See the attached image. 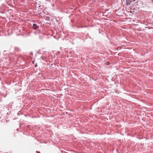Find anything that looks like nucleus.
<instances>
[{"label":"nucleus","mask_w":153,"mask_h":153,"mask_svg":"<svg viewBox=\"0 0 153 153\" xmlns=\"http://www.w3.org/2000/svg\"><path fill=\"white\" fill-rule=\"evenodd\" d=\"M135 0H126L127 5H129L131 3L134 1Z\"/></svg>","instance_id":"1"},{"label":"nucleus","mask_w":153,"mask_h":153,"mask_svg":"<svg viewBox=\"0 0 153 153\" xmlns=\"http://www.w3.org/2000/svg\"><path fill=\"white\" fill-rule=\"evenodd\" d=\"M109 64V63L108 62H107L106 63V64L107 65H108Z\"/></svg>","instance_id":"3"},{"label":"nucleus","mask_w":153,"mask_h":153,"mask_svg":"<svg viewBox=\"0 0 153 153\" xmlns=\"http://www.w3.org/2000/svg\"><path fill=\"white\" fill-rule=\"evenodd\" d=\"M38 26L36 24H33V25L32 27L34 29H36L38 28Z\"/></svg>","instance_id":"2"}]
</instances>
